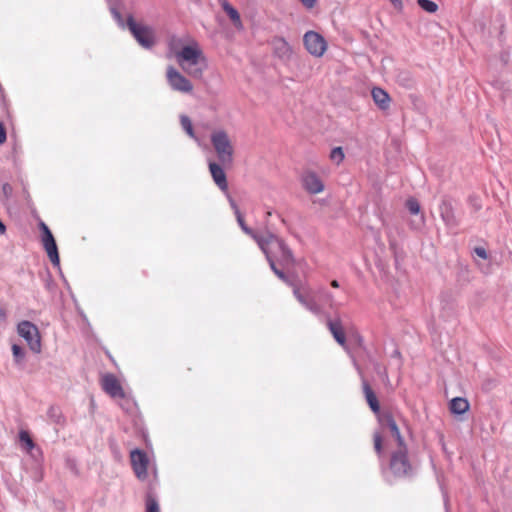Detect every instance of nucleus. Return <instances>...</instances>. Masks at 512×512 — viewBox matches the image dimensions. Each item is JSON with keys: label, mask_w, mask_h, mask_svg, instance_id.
Segmentation results:
<instances>
[{"label": "nucleus", "mask_w": 512, "mask_h": 512, "mask_svg": "<svg viewBox=\"0 0 512 512\" xmlns=\"http://www.w3.org/2000/svg\"><path fill=\"white\" fill-rule=\"evenodd\" d=\"M180 123H181V126L182 128L184 129H191V128H194L193 127V123H192V120L190 119L189 116L185 115V114H182L180 116Z\"/></svg>", "instance_id": "c9c22d12"}, {"label": "nucleus", "mask_w": 512, "mask_h": 512, "mask_svg": "<svg viewBox=\"0 0 512 512\" xmlns=\"http://www.w3.org/2000/svg\"><path fill=\"white\" fill-rule=\"evenodd\" d=\"M376 418L379 424V429L375 430L373 433V447L378 459L382 462L385 457L383 444L384 440L382 434L386 431H389L391 436L395 439L397 445L405 443V439L401 435L393 413L390 410H382L379 414L376 415Z\"/></svg>", "instance_id": "f03ea898"}, {"label": "nucleus", "mask_w": 512, "mask_h": 512, "mask_svg": "<svg viewBox=\"0 0 512 512\" xmlns=\"http://www.w3.org/2000/svg\"><path fill=\"white\" fill-rule=\"evenodd\" d=\"M282 223L286 224V221L284 218H281Z\"/></svg>", "instance_id": "052dcab7"}, {"label": "nucleus", "mask_w": 512, "mask_h": 512, "mask_svg": "<svg viewBox=\"0 0 512 512\" xmlns=\"http://www.w3.org/2000/svg\"><path fill=\"white\" fill-rule=\"evenodd\" d=\"M201 128H205V129H208V128H211L209 124H203Z\"/></svg>", "instance_id": "5fc2aeb1"}, {"label": "nucleus", "mask_w": 512, "mask_h": 512, "mask_svg": "<svg viewBox=\"0 0 512 512\" xmlns=\"http://www.w3.org/2000/svg\"><path fill=\"white\" fill-rule=\"evenodd\" d=\"M304 189L310 194H318L324 190V184L315 172H307L302 177Z\"/></svg>", "instance_id": "6ab92c4d"}, {"label": "nucleus", "mask_w": 512, "mask_h": 512, "mask_svg": "<svg viewBox=\"0 0 512 512\" xmlns=\"http://www.w3.org/2000/svg\"><path fill=\"white\" fill-rule=\"evenodd\" d=\"M207 68V61L205 64L201 62L197 66H189L185 65V68H182L190 77L194 79H201L203 77V72Z\"/></svg>", "instance_id": "a878e982"}, {"label": "nucleus", "mask_w": 512, "mask_h": 512, "mask_svg": "<svg viewBox=\"0 0 512 512\" xmlns=\"http://www.w3.org/2000/svg\"><path fill=\"white\" fill-rule=\"evenodd\" d=\"M167 81L170 87L182 93H190L193 91V85L189 79L182 75L176 68L169 66L166 72Z\"/></svg>", "instance_id": "9b49d317"}, {"label": "nucleus", "mask_w": 512, "mask_h": 512, "mask_svg": "<svg viewBox=\"0 0 512 512\" xmlns=\"http://www.w3.org/2000/svg\"><path fill=\"white\" fill-rule=\"evenodd\" d=\"M41 242L52 265L60 269V256L58 246L53 234L50 236H46L45 238H42Z\"/></svg>", "instance_id": "a211bd4d"}, {"label": "nucleus", "mask_w": 512, "mask_h": 512, "mask_svg": "<svg viewBox=\"0 0 512 512\" xmlns=\"http://www.w3.org/2000/svg\"><path fill=\"white\" fill-rule=\"evenodd\" d=\"M106 355L109 357V359H110L111 361H114V359L112 358L111 354H109V353L107 352V353H106Z\"/></svg>", "instance_id": "4d7b16f0"}, {"label": "nucleus", "mask_w": 512, "mask_h": 512, "mask_svg": "<svg viewBox=\"0 0 512 512\" xmlns=\"http://www.w3.org/2000/svg\"><path fill=\"white\" fill-rule=\"evenodd\" d=\"M424 223H425V218H424V215H423V214H421V216H420V221H419V225H424Z\"/></svg>", "instance_id": "864d4df0"}, {"label": "nucleus", "mask_w": 512, "mask_h": 512, "mask_svg": "<svg viewBox=\"0 0 512 512\" xmlns=\"http://www.w3.org/2000/svg\"><path fill=\"white\" fill-rule=\"evenodd\" d=\"M357 342H358L359 346H362V344H363L362 336H360V335L357 336Z\"/></svg>", "instance_id": "3c124183"}, {"label": "nucleus", "mask_w": 512, "mask_h": 512, "mask_svg": "<svg viewBox=\"0 0 512 512\" xmlns=\"http://www.w3.org/2000/svg\"><path fill=\"white\" fill-rule=\"evenodd\" d=\"M20 442L28 449L34 448L35 443L27 431H21L19 433Z\"/></svg>", "instance_id": "7c9ffc66"}, {"label": "nucleus", "mask_w": 512, "mask_h": 512, "mask_svg": "<svg viewBox=\"0 0 512 512\" xmlns=\"http://www.w3.org/2000/svg\"><path fill=\"white\" fill-rule=\"evenodd\" d=\"M392 356H393V357H399V358H400V357H401V353H400V351H399V350H395V351L393 352Z\"/></svg>", "instance_id": "603ef678"}, {"label": "nucleus", "mask_w": 512, "mask_h": 512, "mask_svg": "<svg viewBox=\"0 0 512 512\" xmlns=\"http://www.w3.org/2000/svg\"><path fill=\"white\" fill-rule=\"evenodd\" d=\"M371 96L379 109L387 110L389 108L391 97L386 90L380 87H373L371 90Z\"/></svg>", "instance_id": "4be33fe9"}, {"label": "nucleus", "mask_w": 512, "mask_h": 512, "mask_svg": "<svg viewBox=\"0 0 512 512\" xmlns=\"http://www.w3.org/2000/svg\"><path fill=\"white\" fill-rule=\"evenodd\" d=\"M110 12L112 14V17L114 18V20L116 21V23L118 24V26L121 29H128L127 18L124 19L123 15L121 14V12L117 6H115V5L111 6Z\"/></svg>", "instance_id": "cd10ccee"}, {"label": "nucleus", "mask_w": 512, "mask_h": 512, "mask_svg": "<svg viewBox=\"0 0 512 512\" xmlns=\"http://www.w3.org/2000/svg\"><path fill=\"white\" fill-rule=\"evenodd\" d=\"M65 467L70 470L75 476H79L80 472L76 459L67 457L65 459Z\"/></svg>", "instance_id": "473e14b6"}, {"label": "nucleus", "mask_w": 512, "mask_h": 512, "mask_svg": "<svg viewBox=\"0 0 512 512\" xmlns=\"http://www.w3.org/2000/svg\"><path fill=\"white\" fill-rule=\"evenodd\" d=\"M418 6L425 12L433 14L438 10V4L432 0H416Z\"/></svg>", "instance_id": "c85d7f7f"}, {"label": "nucleus", "mask_w": 512, "mask_h": 512, "mask_svg": "<svg viewBox=\"0 0 512 512\" xmlns=\"http://www.w3.org/2000/svg\"><path fill=\"white\" fill-rule=\"evenodd\" d=\"M6 232V226L0 219V234H4Z\"/></svg>", "instance_id": "09e8293b"}, {"label": "nucleus", "mask_w": 512, "mask_h": 512, "mask_svg": "<svg viewBox=\"0 0 512 512\" xmlns=\"http://www.w3.org/2000/svg\"><path fill=\"white\" fill-rule=\"evenodd\" d=\"M102 389L112 398H125V392L114 374L107 373L101 380Z\"/></svg>", "instance_id": "dca6fc26"}, {"label": "nucleus", "mask_w": 512, "mask_h": 512, "mask_svg": "<svg viewBox=\"0 0 512 512\" xmlns=\"http://www.w3.org/2000/svg\"><path fill=\"white\" fill-rule=\"evenodd\" d=\"M469 202L473 206L475 211H479L482 208V205L479 203L478 199L475 196H469Z\"/></svg>", "instance_id": "a19ab883"}, {"label": "nucleus", "mask_w": 512, "mask_h": 512, "mask_svg": "<svg viewBox=\"0 0 512 512\" xmlns=\"http://www.w3.org/2000/svg\"><path fill=\"white\" fill-rule=\"evenodd\" d=\"M398 79L401 83H403L405 86H411L412 84V78L410 76L409 72H402L398 75Z\"/></svg>", "instance_id": "f704fd0d"}, {"label": "nucleus", "mask_w": 512, "mask_h": 512, "mask_svg": "<svg viewBox=\"0 0 512 512\" xmlns=\"http://www.w3.org/2000/svg\"><path fill=\"white\" fill-rule=\"evenodd\" d=\"M270 239H272L270 249L275 257L276 266L283 272L285 269L294 268L296 258L285 240L276 234H271Z\"/></svg>", "instance_id": "7ed1b4c3"}, {"label": "nucleus", "mask_w": 512, "mask_h": 512, "mask_svg": "<svg viewBox=\"0 0 512 512\" xmlns=\"http://www.w3.org/2000/svg\"><path fill=\"white\" fill-rule=\"evenodd\" d=\"M474 253L478 257L482 258L483 260L488 259V256H489L487 250L484 247H481V246L475 247L474 248Z\"/></svg>", "instance_id": "58836bf2"}, {"label": "nucleus", "mask_w": 512, "mask_h": 512, "mask_svg": "<svg viewBox=\"0 0 512 512\" xmlns=\"http://www.w3.org/2000/svg\"><path fill=\"white\" fill-rule=\"evenodd\" d=\"M273 49V55L281 61H289L292 57V47L282 36H274L270 40Z\"/></svg>", "instance_id": "2eb2a0df"}, {"label": "nucleus", "mask_w": 512, "mask_h": 512, "mask_svg": "<svg viewBox=\"0 0 512 512\" xmlns=\"http://www.w3.org/2000/svg\"><path fill=\"white\" fill-rule=\"evenodd\" d=\"M145 512H160L158 500L151 488L145 496Z\"/></svg>", "instance_id": "393cba45"}, {"label": "nucleus", "mask_w": 512, "mask_h": 512, "mask_svg": "<svg viewBox=\"0 0 512 512\" xmlns=\"http://www.w3.org/2000/svg\"><path fill=\"white\" fill-rule=\"evenodd\" d=\"M305 49L315 57H321L327 50V41L318 32L309 30L303 36Z\"/></svg>", "instance_id": "1a4fd4ad"}, {"label": "nucleus", "mask_w": 512, "mask_h": 512, "mask_svg": "<svg viewBox=\"0 0 512 512\" xmlns=\"http://www.w3.org/2000/svg\"><path fill=\"white\" fill-rule=\"evenodd\" d=\"M405 206L406 208L408 209V211L413 214V215H418L420 214L421 212V206H420V203L419 201L414 198V197H410L406 200V203H405Z\"/></svg>", "instance_id": "c756f323"}, {"label": "nucleus", "mask_w": 512, "mask_h": 512, "mask_svg": "<svg viewBox=\"0 0 512 512\" xmlns=\"http://www.w3.org/2000/svg\"><path fill=\"white\" fill-rule=\"evenodd\" d=\"M212 145L217 153L219 162L223 166H230L233 162V146L225 130H217L211 135Z\"/></svg>", "instance_id": "423d86ee"}, {"label": "nucleus", "mask_w": 512, "mask_h": 512, "mask_svg": "<svg viewBox=\"0 0 512 512\" xmlns=\"http://www.w3.org/2000/svg\"><path fill=\"white\" fill-rule=\"evenodd\" d=\"M322 293H323V296L325 297V299L329 302L330 306H332V302L334 301L333 295L329 291H326V290H324Z\"/></svg>", "instance_id": "c03bdc74"}, {"label": "nucleus", "mask_w": 512, "mask_h": 512, "mask_svg": "<svg viewBox=\"0 0 512 512\" xmlns=\"http://www.w3.org/2000/svg\"><path fill=\"white\" fill-rule=\"evenodd\" d=\"M439 213L442 221L448 228H456L460 224V220L455 213L452 200L444 196L439 204Z\"/></svg>", "instance_id": "f8f14e48"}, {"label": "nucleus", "mask_w": 512, "mask_h": 512, "mask_svg": "<svg viewBox=\"0 0 512 512\" xmlns=\"http://www.w3.org/2000/svg\"><path fill=\"white\" fill-rule=\"evenodd\" d=\"M271 234V232H268L266 235H261L252 229V233L248 235L257 243L261 251L264 253L273 273L285 284L292 285L290 277L276 266L275 257L270 249L272 242V239H270Z\"/></svg>", "instance_id": "39448f33"}, {"label": "nucleus", "mask_w": 512, "mask_h": 512, "mask_svg": "<svg viewBox=\"0 0 512 512\" xmlns=\"http://www.w3.org/2000/svg\"><path fill=\"white\" fill-rule=\"evenodd\" d=\"M0 128H6L5 124H4V122L2 120H0Z\"/></svg>", "instance_id": "6e6d98bb"}, {"label": "nucleus", "mask_w": 512, "mask_h": 512, "mask_svg": "<svg viewBox=\"0 0 512 512\" xmlns=\"http://www.w3.org/2000/svg\"><path fill=\"white\" fill-rule=\"evenodd\" d=\"M0 316H5V312L0 310Z\"/></svg>", "instance_id": "13d9d810"}, {"label": "nucleus", "mask_w": 512, "mask_h": 512, "mask_svg": "<svg viewBox=\"0 0 512 512\" xmlns=\"http://www.w3.org/2000/svg\"><path fill=\"white\" fill-rule=\"evenodd\" d=\"M291 287H293V295L297 299V301L303 305L307 310L312 312L315 315L322 314L321 306L316 302L315 298L311 296L309 293H303L301 289L293 283L291 280Z\"/></svg>", "instance_id": "ddd939ff"}, {"label": "nucleus", "mask_w": 512, "mask_h": 512, "mask_svg": "<svg viewBox=\"0 0 512 512\" xmlns=\"http://www.w3.org/2000/svg\"><path fill=\"white\" fill-rule=\"evenodd\" d=\"M272 215V212L271 211H268L267 212V216H271Z\"/></svg>", "instance_id": "bf43d9fd"}, {"label": "nucleus", "mask_w": 512, "mask_h": 512, "mask_svg": "<svg viewBox=\"0 0 512 512\" xmlns=\"http://www.w3.org/2000/svg\"><path fill=\"white\" fill-rule=\"evenodd\" d=\"M470 408V404L466 398L455 397L449 402V410L453 415H463Z\"/></svg>", "instance_id": "5701e85b"}, {"label": "nucleus", "mask_w": 512, "mask_h": 512, "mask_svg": "<svg viewBox=\"0 0 512 512\" xmlns=\"http://www.w3.org/2000/svg\"><path fill=\"white\" fill-rule=\"evenodd\" d=\"M209 171L212 176L214 183L218 186V188L227 193L228 192V182L226 173L222 167V164L216 162H209Z\"/></svg>", "instance_id": "f3484780"}, {"label": "nucleus", "mask_w": 512, "mask_h": 512, "mask_svg": "<svg viewBox=\"0 0 512 512\" xmlns=\"http://www.w3.org/2000/svg\"><path fill=\"white\" fill-rule=\"evenodd\" d=\"M47 416L52 423L60 426H63L66 422V419L59 406L51 405L48 408Z\"/></svg>", "instance_id": "b1692460"}, {"label": "nucleus", "mask_w": 512, "mask_h": 512, "mask_svg": "<svg viewBox=\"0 0 512 512\" xmlns=\"http://www.w3.org/2000/svg\"><path fill=\"white\" fill-rule=\"evenodd\" d=\"M186 133L191 137V138H197V135H196V131L197 130H185Z\"/></svg>", "instance_id": "de8ad7c7"}, {"label": "nucleus", "mask_w": 512, "mask_h": 512, "mask_svg": "<svg viewBox=\"0 0 512 512\" xmlns=\"http://www.w3.org/2000/svg\"><path fill=\"white\" fill-rule=\"evenodd\" d=\"M497 386V381L493 378H487L482 383V390L485 392H490Z\"/></svg>", "instance_id": "72a5a7b5"}, {"label": "nucleus", "mask_w": 512, "mask_h": 512, "mask_svg": "<svg viewBox=\"0 0 512 512\" xmlns=\"http://www.w3.org/2000/svg\"><path fill=\"white\" fill-rule=\"evenodd\" d=\"M228 201H229L231 208L234 210L235 215L236 216L240 215L241 212L239 210V207H238L236 201L230 195H228Z\"/></svg>", "instance_id": "ea45409f"}, {"label": "nucleus", "mask_w": 512, "mask_h": 512, "mask_svg": "<svg viewBox=\"0 0 512 512\" xmlns=\"http://www.w3.org/2000/svg\"><path fill=\"white\" fill-rule=\"evenodd\" d=\"M130 460L135 476L141 481L146 480L148 477L147 469L149 465L147 453L142 449L135 448L130 452Z\"/></svg>", "instance_id": "9d476101"}, {"label": "nucleus", "mask_w": 512, "mask_h": 512, "mask_svg": "<svg viewBox=\"0 0 512 512\" xmlns=\"http://www.w3.org/2000/svg\"><path fill=\"white\" fill-rule=\"evenodd\" d=\"M17 332L27 342L32 352H41V336L38 327L34 323L27 320L21 321L17 325Z\"/></svg>", "instance_id": "6e6552de"}, {"label": "nucleus", "mask_w": 512, "mask_h": 512, "mask_svg": "<svg viewBox=\"0 0 512 512\" xmlns=\"http://www.w3.org/2000/svg\"><path fill=\"white\" fill-rule=\"evenodd\" d=\"M331 286H332L333 288H338V287H339V282H338L337 280H332V281H331Z\"/></svg>", "instance_id": "8fccbe9b"}, {"label": "nucleus", "mask_w": 512, "mask_h": 512, "mask_svg": "<svg viewBox=\"0 0 512 512\" xmlns=\"http://www.w3.org/2000/svg\"><path fill=\"white\" fill-rule=\"evenodd\" d=\"M420 468V461L409 454L407 443L397 445L389 454L387 466L382 465V473H389L394 479L412 480Z\"/></svg>", "instance_id": "f257e3e1"}, {"label": "nucleus", "mask_w": 512, "mask_h": 512, "mask_svg": "<svg viewBox=\"0 0 512 512\" xmlns=\"http://www.w3.org/2000/svg\"><path fill=\"white\" fill-rule=\"evenodd\" d=\"M7 139V130H0V145L4 144Z\"/></svg>", "instance_id": "a18cd8bd"}, {"label": "nucleus", "mask_w": 512, "mask_h": 512, "mask_svg": "<svg viewBox=\"0 0 512 512\" xmlns=\"http://www.w3.org/2000/svg\"><path fill=\"white\" fill-rule=\"evenodd\" d=\"M390 2L393 4L394 8L398 11L403 10V2L402 0H390Z\"/></svg>", "instance_id": "37998d69"}, {"label": "nucleus", "mask_w": 512, "mask_h": 512, "mask_svg": "<svg viewBox=\"0 0 512 512\" xmlns=\"http://www.w3.org/2000/svg\"><path fill=\"white\" fill-rule=\"evenodd\" d=\"M128 30L136 42L144 49L150 50L156 45V34L153 27L138 23L133 14L127 15Z\"/></svg>", "instance_id": "20e7f679"}, {"label": "nucleus", "mask_w": 512, "mask_h": 512, "mask_svg": "<svg viewBox=\"0 0 512 512\" xmlns=\"http://www.w3.org/2000/svg\"><path fill=\"white\" fill-rule=\"evenodd\" d=\"M326 318V326L329 329L330 333L332 334L334 340L342 346L344 349L347 348L346 346V334L344 331V327L342 324V321L339 316H335L333 319L330 318L328 314H325Z\"/></svg>", "instance_id": "4468645a"}, {"label": "nucleus", "mask_w": 512, "mask_h": 512, "mask_svg": "<svg viewBox=\"0 0 512 512\" xmlns=\"http://www.w3.org/2000/svg\"><path fill=\"white\" fill-rule=\"evenodd\" d=\"M11 191H12L11 186L8 183H5L3 185V192H4V194L8 195L9 193H11Z\"/></svg>", "instance_id": "49530a36"}, {"label": "nucleus", "mask_w": 512, "mask_h": 512, "mask_svg": "<svg viewBox=\"0 0 512 512\" xmlns=\"http://www.w3.org/2000/svg\"><path fill=\"white\" fill-rule=\"evenodd\" d=\"M237 218V222L239 224V226L241 227L242 231L245 233V234H251L252 233V228L248 227L244 221V218L242 216V214L236 216Z\"/></svg>", "instance_id": "e433bc0d"}, {"label": "nucleus", "mask_w": 512, "mask_h": 512, "mask_svg": "<svg viewBox=\"0 0 512 512\" xmlns=\"http://www.w3.org/2000/svg\"><path fill=\"white\" fill-rule=\"evenodd\" d=\"M11 350L14 363L16 364V366L23 368L26 356L24 348L18 344H13Z\"/></svg>", "instance_id": "bb28decb"}, {"label": "nucleus", "mask_w": 512, "mask_h": 512, "mask_svg": "<svg viewBox=\"0 0 512 512\" xmlns=\"http://www.w3.org/2000/svg\"><path fill=\"white\" fill-rule=\"evenodd\" d=\"M345 155L342 147H334L330 152V159L337 164L341 163L344 159Z\"/></svg>", "instance_id": "2f4dec72"}, {"label": "nucleus", "mask_w": 512, "mask_h": 512, "mask_svg": "<svg viewBox=\"0 0 512 512\" xmlns=\"http://www.w3.org/2000/svg\"><path fill=\"white\" fill-rule=\"evenodd\" d=\"M306 8L311 9L316 5L317 0H299Z\"/></svg>", "instance_id": "79ce46f5"}, {"label": "nucleus", "mask_w": 512, "mask_h": 512, "mask_svg": "<svg viewBox=\"0 0 512 512\" xmlns=\"http://www.w3.org/2000/svg\"><path fill=\"white\" fill-rule=\"evenodd\" d=\"M362 390H363V394H364L365 400H366L369 408L371 409V411L375 415L379 414L382 411L381 410V406H380V402H379V400H378V398L376 396V393L372 389L371 385L364 378H362Z\"/></svg>", "instance_id": "aec40b11"}, {"label": "nucleus", "mask_w": 512, "mask_h": 512, "mask_svg": "<svg viewBox=\"0 0 512 512\" xmlns=\"http://www.w3.org/2000/svg\"><path fill=\"white\" fill-rule=\"evenodd\" d=\"M176 58L181 68H185V65L188 64L189 66H197L201 62L204 64L206 62V57L196 40H192L177 51Z\"/></svg>", "instance_id": "0eeeda50"}, {"label": "nucleus", "mask_w": 512, "mask_h": 512, "mask_svg": "<svg viewBox=\"0 0 512 512\" xmlns=\"http://www.w3.org/2000/svg\"><path fill=\"white\" fill-rule=\"evenodd\" d=\"M219 3L221 4V7L223 11L226 13L228 18L230 19L231 23L237 30L243 29V23L241 20L240 13L238 10L230 4L227 0H219Z\"/></svg>", "instance_id": "412c9836"}, {"label": "nucleus", "mask_w": 512, "mask_h": 512, "mask_svg": "<svg viewBox=\"0 0 512 512\" xmlns=\"http://www.w3.org/2000/svg\"><path fill=\"white\" fill-rule=\"evenodd\" d=\"M39 229L41 231V239L52 235L50 228L43 221L39 222Z\"/></svg>", "instance_id": "4c0bfd02"}]
</instances>
